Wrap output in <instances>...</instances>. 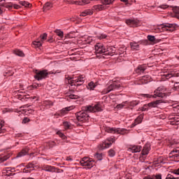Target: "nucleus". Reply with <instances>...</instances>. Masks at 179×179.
<instances>
[{
	"mask_svg": "<svg viewBox=\"0 0 179 179\" xmlns=\"http://www.w3.org/2000/svg\"><path fill=\"white\" fill-rule=\"evenodd\" d=\"M100 111H103V105L100 103L95 104L94 106H84L81 111L76 113V118L78 121L84 122L90 118L87 113H99Z\"/></svg>",
	"mask_w": 179,
	"mask_h": 179,
	"instance_id": "1",
	"label": "nucleus"
},
{
	"mask_svg": "<svg viewBox=\"0 0 179 179\" xmlns=\"http://www.w3.org/2000/svg\"><path fill=\"white\" fill-rule=\"evenodd\" d=\"M101 1V3L103 5H97L95 6V9L97 10H104L106 9V6L105 5H111L112 3H114V0H82V1H73L71 3L74 5H87V3H90V1Z\"/></svg>",
	"mask_w": 179,
	"mask_h": 179,
	"instance_id": "2",
	"label": "nucleus"
},
{
	"mask_svg": "<svg viewBox=\"0 0 179 179\" xmlns=\"http://www.w3.org/2000/svg\"><path fill=\"white\" fill-rule=\"evenodd\" d=\"M51 73H54L52 71L48 72L47 70H36L34 78L36 80H43V79L48 78V76Z\"/></svg>",
	"mask_w": 179,
	"mask_h": 179,
	"instance_id": "3",
	"label": "nucleus"
},
{
	"mask_svg": "<svg viewBox=\"0 0 179 179\" xmlns=\"http://www.w3.org/2000/svg\"><path fill=\"white\" fill-rule=\"evenodd\" d=\"M164 92H166V88H164V87H159L155 90L153 96L148 94H145V96L149 99H150V97H161L162 99H163L166 96Z\"/></svg>",
	"mask_w": 179,
	"mask_h": 179,
	"instance_id": "4",
	"label": "nucleus"
},
{
	"mask_svg": "<svg viewBox=\"0 0 179 179\" xmlns=\"http://www.w3.org/2000/svg\"><path fill=\"white\" fill-rule=\"evenodd\" d=\"M96 54H103V55H111V53L108 52V48L104 46L102 43H96L95 45Z\"/></svg>",
	"mask_w": 179,
	"mask_h": 179,
	"instance_id": "5",
	"label": "nucleus"
},
{
	"mask_svg": "<svg viewBox=\"0 0 179 179\" xmlns=\"http://www.w3.org/2000/svg\"><path fill=\"white\" fill-rule=\"evenodd\" d=\"M81 166L87 167V169H92L96 164L94 160L89 157H83L80 162Z\"/></svg>",
	"mask_w": 179,
	"mask_h": 179,
	"instance_id": "6",
	"label": "nucleus"
},
{
	"mask_svg": "<svg viewBox=\"0 0 179 179\" xmlns=\"http://www.w3.org/2000/svg\"><path fill=\"white\" fill-rule=\"evenodd\" d=\"M177 27H178L177 24H164L160 25L158 29H159V31H169L170 33H172V31H174Z\"/></svg>",
	"mask_w": 179,
	"mask_h": 179,
	"instance_id": "7",
	"label": "nucleus"
},
{
	"mask_svg": "<svg viewBox=\"0 0 179 179\" xmlns=\"http://www.w3.org/2000/svg\"><path fill=\"white\" fill-rule=\"evenodd\" d=\"M120 87H121V85L118 84L116 81H114L112 84L104 88L102 93L103 94H107V93H110V92L120 90Z\"/></svg>",
	"mask_w": 179,
	"mask_h": 179,
	"instance_id": "8",
	"label": "nucleus"
},
{
	"mask_svg": "<svg viewBox=\"0 0 179 179\" xmlns=\"http://www.w3.org/2000/svg\"><path fill=\"white\" fill-rule=\"evenodd\" d=\"M160 103H163L162 100H157L152 102H150L148 104H145L142 108V111H148L150 108H153L155 107H157Z\"/></svg>",
	"mask_w": 179,
	"mask_h": 179,
	"instance_id": "9",
	"label": "nucleus"
},
{
	"mask_svg": "<svg viewBox=\"0 0 179 179\" xmlns=\"http://www.w3.org/2000/svg\"><path fill=\"white\" fill-rule=\"evenodd\" d=\"M115 142V140L113 138H108L106 141H103L101 144L99 145V149L101 150H103V149H108Z\"/></svg>",
	"mask_w": 179,
	"mask_h": 179,
	"instance_id": "10",
	"label": "nucleus"
},
{
	"mask_svg": "<svg viewBox=\"0 0 179 179\" xmlns=\"http://www.w3.org/2000/svg\"><path fill=\"white\" fill-rule=\"evenodd\" d=\"M104 131L106 132H108V134H124L125 132V129H120V128H115V127H104Z\"/></svg>",
	"mask_w": 179,
	"mask_h": 179,
	"instance_id": "11",
	"label": "nucleus"
},
{
	"mask_svg": "<svg viewBox=\"0 0 179 179\" xmlns=\"http://www.w3.org/2000/svg\"><path fill=\"white\" fill-rule=\"evenodd\" d=\"M85 82V77L83 76H78L71 80V86H82V84Z\"/></svg>",
	"mask_w": 179,
	"mask_h": 179,
	"instance_id": "12",
	"label": "nucleus"
},
{
	"mask_svg": "<svg viewBox=\"0 0 179 179\" xmlns=\"http://www.w3.org/2000/svg\"><path fill=\"white\" fill-rule=\"evenodd\" d=\"M71 110H73V106L64 108L61 110H59L57 113H56L55 114V116L57 118L58 117H64V115H66V114H68V112L71 111Z\"/></svg>",
	"mask_w": 179,
	"mask_h": 179,
	"instance_id": "13",
	"label": "nucleus"
},
{
	"mask_svg": "<svg viewBox=\"0 0 179 179\" xmlns=\"http://www.w3.org/2000/svg\"><path fill=\"white\" fill-rule=\"evenodd\" d=\"M126 23L130 27H138L141 25V22L138 20H127Z\"/></svg>",
	"mask_w": 179,
	"mask_h": 179,
	"instance_id": "14",
	"label": "nucleus"
},
{
	"mask_svg": "<svg viewBox=\"0 0 179 179\" xmlns=\"http://www.w3.org/2000/svg\"><path fill=\"white\" fill-rule=\"evenodd\" d=\"M36 167H37V166L34 165L33 162H29L22 171L23 173H31V171H33V170L36 169Z\"/></svg>",
	"mask_w": 179,
	"mask_h": 179,
	"instance_id": "15",
	"label": "nucleus"
},
{
	"mask_svg": "<svg viewBox=\"0 0 179 179\" xmlns=\"http://www.w3.org/2000/svg\"><path fill=\"white\" fill-rule=\"evenodd\" d=\"M170 158L174 162H179V150H173L170 153Z\"/></svg>",
	"mask_w": 179,
	"mask_h": 179,
	"instance_id": "16",
	"label": "nucleus"
},
{
	"mask_svg": "<svg viewBox=\"0 0 179 179\" xmlns=\"http://www.w3.org/2000/svg\"><path fill=\"white\" fill-rule=\"evenodd\" d=\"M148 69V66L146 64H141L138 65L136 69H135L136 73H138V75H141V73H143L145 71Z\"/></svg>",
	"mask_w": 179,
	"mask_h": 179,
	"instance_id": "17",
	"label": "nucleus"
},
{
	"mask_svg": "<svg viewBox=\"0 0 179 179\" xmlns=\"http://www.w3.org/2000/svg\"><path fill=\"white\" fill-rule=\"evenodd\" d=\"M142 146L141 145H131L129 148V152H132V153H138L141 152Z\"/></svg>",
	"mask_w": 179,
	"mask_h": 179,
	"instance_id": "18",
	"label": "nucleus"
},
{
	"mask_svg": "<svg viewBox=\"0 0 179 179\" xmlns=\"http://www.w3.org/2000/svg\"><path fill=\"white\" fill-rule=\"evenodd\" d=\"M29 150H30V148H29V147H25L20 152L17 153L16 157H23V156H26V155L29 154Z\"/></svg>",
	"mask_w": 179,
	"mask_h": 179,
	"instance_id": "19",
	"label": "nucleus"
},
{
	"mask_svg": "<svg viewBox=\"0 0 179 179\" xmlns=\"http://www.w3.org/2000/svg\"><path fill=\"white\" fill-rule=\"evenodd\" d=\"M149 152H150V144L147 143L141 152L143 156H146V155H149Z\"/></svg>",
	"mask_w": 179,
	"mask_h": 179,
	"instance_id": "20",
	"label": "nucleus"
},
{
	"mask_svg": "<svg viewBox=\"0 0 179 179\" xmlns=\"http://www.w3.org/2000/svg\"><path fill=\"white\" fill-rule=\"evenodd\" d=\"M147 38L148 41H150V44L152 45H155V44H157V43H159V40L157 39L155 36L148 35Z\"/></svg>",
	"mask_w": 179,
	"mask_h": 179,
	"instance_id": "21",
	"label": "nucleus"
},
{
	"mask_svg": "<svg viewBox=\"0 0 179 179\" xmlns=\"http://www.w3.org/2000/svg\"><path fill=\"white\" fill-rule=\"evenodd\" d=\"M130 47L133 51H139V50L141 48L139 42H131Z\"/></svg>",
	"mask_w": 179,
	"mask_h": 179,
	"instance_id": "22",
	"label": "nucleus"
},
{
	"mask_svg": "<svg viewBox=\"0 0 179 179\" xmlns=\"http://www.w3.org/2000/svg\"><path fill=\"white\" fill-rule=\"evenodd\" d=\"M43 170H44V171H49L50 173H54V171H55V167L50 165H46L43 166Z\"/></svg>",
	"mask_w": 179,
	"mask_h": 179,
	"instance_id": "23",
	"label": "nucleus"
},
{
	"mask_svg": "<svg viewBox=\"0 0 179 179\" xmlns=\"http://www.w3.org/2000/svg\"><path fill=\"white\" fill-rule=\"evenodd\" d=\"M149 79H150V76H144L140 80V83H141L142 85H145L146 83H149V82H150Z\"/></svg>",
	"mask_w": 179,
	"mask_h": 179,
	"instance_id": "24",
	"label": "nucleus"
},
{
	"mask_svg": "<svg viewBox=\"0 0 179 179\" xmlns=\"http://www.w3.org/2000/svg\"><path fill=\"white\" fill-rule=\"evenodd\" d=\"M96 87L97 84L94 83L93 81H91L87 85V89H88V90H94V89H96Z\"/></svg>",
	"mask_w": 179,
	"mask_h": 179,
	"instance_id": "25",
	"label": "nucleus"
},
{
	"mask_svg": "<svg viewBox=\"0 0 179 179\" xmlns=\"http://www.w3.org/2000/svg\"><path fill=\"white\" fill-rule=\"evenodd\" d=\"M87 15H89L90 16L93 15V10H92L91 9H87V10H85L84 11H83L80 16H87Z\"/></svg>",
	"mask_w": 179,
	"mask_h": 179,
	"instance_id": "26",
	"label": "nucleus"
},
{
	"mask_svg": "<svg viewBox=\"0 0 179 179\" xmlns=\"http://www.w3.org/2000/svg\"><path fill=\"white\" fill-rule=\"evenodd\" d=\"M52 7V3L47 2L43 6V11L45 12V10H50Z\"/></svg>",
	"mask_w": 179,
	"mask_h": 179,
	"instance_id": "27",
	"label": "nucleus"
},
{
	"mask_svg": "<svg viewBox=\"0 0 179 179\" xmlns=\"http://www.w3.org/2000/svg\"><path fill=\"white\" fill-rule=\"evenodd\" d=\"M164 163L166 162H164V158H163V157H158L155 161V164H164Z\"/></svg>",
	"mask_w": 179,
	"mask_h": 179,
	"instance_id": "28",
	"label": "nucleus"
},
{
	"mask_svg": "<svg viewBox=\"0 0 179 179\" xmlns=\"http://www.w3.org/2000/svg\"><path fill=\"white\" fill-rule=\"evenodd\" d=\"M14 54L15 55H17L18 57H24V53H23V51L19 49H16L15 50H14Z\"/></svg>",
	"mask_w": 179,
	"mask_h": 179,
	"instance_id": "29",
	"label": "nucleus"
},
{
	"mask_svg": "<svg viewBox=\"0 0 179 179\" xmlns=\"http://www.w3.org/2000/svg\"><path fill=\"white\" fill-rule=\"evenodd\" d=\"M8 159H9L8 155H5L3 154L0 155V163H3V162H6Z\"/></svg>",
	"mask_w": 179,
	"mask_h": 179,
	"instance_id": "30",
	"label": "nucleus"
},
{
	"mask_svg": "<svg viewBox=\"0 0 179 179\" xmlns=\"http://www.w3.org/2000/svg\"><path fill=\"white\" fill-rule=\"evenodd\" d=\"M143 117L142 116H138L134 121V123L133 124L134 127H136V125H138V124H141V122H142V120H143Z\"/></svg>",
	"mask_w": 179,
	"mask_h": 179,
	"instance_id": "31",
	"label": "nucleus"
},
{
	"mask_svg": "<svg viewBox=\"0 0 179 179\" xmlns=\"http://www.w3.org/2000/svg\"><path fill=\"white\" fill-rule=\"evenodd\" d=\"M5 125L3 124V121L0 120V134H3L5 132Z\"/></svg>",
	"mask_w": 179,
	"mask_h": 179,
	"instance_id": "32",
	"label": "nucleus"
},
{
	"mask_svg": "<svg viewBox=\"0 0 179 179\" xmlns=\"http://www.w3.org/2000/svg\"><path fill=\"white\" fill-rule=\"evenodd\" d=\"M63 126L64 127L65 129H71V128H72V124L68 122H63Z\"/></svg>",
	"mask_w": 179,
	"mask_h": 179,
	"instance_id": "33",
	"label": "nucleus"
},
{
	"mask_svg": "<svg viewBox=\"0 0 179 179\" xmlns=\"http://www.w3.org/2000/svg\"><path fill=\"white\" fill-rule=\"evenodd\" d=\"M127 104L131 107H135V106H138L139 104V101H132L131 102H127Z\"/></svg>",
	"mask_w": 179,
	"mask_h": 179,
	"instance_id": "34",
	"label": "nucleus"
},
{
	"mask_svg": "<svg viewBox=\"0 0 179 179\" xmlns=\"http://www.w3.org/2000/svg\"><path fill=\"white\" fill-rule=\"evenodd\" d=\"M55 33H56V34L57 36H59V37H60V38H62V37H64V32L59 29H56L55 31Z\"/></svg>",
	"mask_w": 179,
	"mask_h": 179,
	"instance_id": "35",
	"label": "nucleus"
},
{
	"mask_svg": "<svg viewBox=\"0 0 179 179\" xmlns=\"http://www.w3.org/2000/svg\"><path fill=\"white\" fill-rule=\"evenodd\" d=\"M144 179H162V174L154 175L152 178H145Z\"/></svg>",
	"mask_w": 179,
	"mask_h": 179,
	"instance_id": "36",
	"label": "nucleus"
},
{
	"mask_svg": "<svg viewBox=\"0 0 179 179\" xmlns=\"http://www.w3.org/2000/svg\"><path fill=\"white\" fill-rule=\"evenodd\" d=\"M138 44L140 45H148V44H149V41H148V40H141V41H138Z\"/></svg>",
	"mask_w": 179,
	"mask_h": 179,
	"instance_id": "37",
	"label": "nucleus"
},
{
	"mask_svg": "<svg viewBox=\"0 0 179 179\" xmlns=\"http://www.w3.org/2000/svg\"><path fill=\"white\" fill-rule=\"evenodd\" d=\"M173 10L176 15V17L179 19V7H173Z\"/></svg>",
	"mask_w": 179,
	"mask_h": 179,
	"instance_id": "38",
	"label": "nucleus"
},
{
	"mask_svg": "<svg viewBox=\"0 0 179 179\" xmlns=\"http://www.w3.org/2000/svg\"><path fill=\"white\" fill-rule=\"evenodd\" d=\"M99 40H103V38H108V36L106 34H101L97 36Z\"/></svg>",
	"mask_w": 179,
	"mask_h": 179,
	"instance_id": "39",
	"label": "nucleus"
},
{
	"mask_svg": "<svg viewBox=\"0 0 179 179\" xmlns=\"http://www.w3.org/2000/svg\"><path fill=\"white\" fill-rule=\"evenodd\" d=\"M69 99L71 100H76L77 99H79V96L76 94H71L69 95Z\"/></svg>",
	"mask_w": 179,
	"mask_h": 179,
	"instance_id": "40",
	"label": "nucleus"
},
{
	"mask_svg": "<svg viewBox=\"0 0 179 179\" xmlns=\"http://www.w3.org/2000/svg\"><path fill=\"white\" fill-rule=\"evenodd\" d=\"M45 40H47V34H43L40 36V41L41 43L45 41Z\"/></svg>",
	"mask_w": 179,
	"mask_h": 179,
	"instance_id": "41",
	"label": "nucleus"
},
{
	"mask_svg": "<svg viewBox=\"0 0 179 179\" xmlns=\"http://www.w3.org/2000/svg\"><path fill=\"white\" fill-rule=\"evenodd\" d=\"M57 135H59L60 138H62V139H66V137L65 136V134H64L61 131H58L57 132Z\"/></svg>",
	"mask_w": 179,
	"mask_h": 179,
	"instance_id": "42",
	"label": "nucleus"
},
{
	"mask_svg": "<svg viewBox=\"0 0 179 179\" xmlns=\"http://www.w3.org/2000/svg\"><path fill=\"white\" fill-rule=\"evenodd\" d=\"M108 156H110V157H114L115 156V151L113 149L109 150Z\"/></svg>",
	"mask_w": 179,
	"mask_h": 179,
	"instance_id": "43",
	"label": "nucleus"
},
{
	"mask_svg": "<svg viewBox=\"0 0 179 179\" xmlns=\"http://www.w3.org/2000/svg\"><path fill=\"white\" fill-rule=\"evenodd\" d=\"M34 45H36V47H41V45H43V42H41L40 40L38 41H34Z\"/></svg>",
	"mask_w": 179,
	"mask_h": 179,
	"instance_id": "44",
	"label": "nucleus"
},
{
	"mask_svg": "<svg viewBox=\"0 0 179 179\" xmlns=\"http://www.w3.org/2000/svg\"><path fill=\"white\" fill-rule=\"evenodd\" d=\"M20 5H22V6H25V7H27V6H29V5H30V3H29V2L24 1H20Z\"/></svg>",
	"mask_w": 179,
	"mask_h": 179,
	"instance_id": "45",
	"label": "nucleus"
},
{
	"mask_svg": "<svg viewBox=\"0 0 179 179\" xmlns=\"http://www.w3.org/2000/svg\"><path fill=\"white\" fill-rule=\"evenodd\" d=\"M96 159H98L99 160H101L103 159V155L100 153H96L95 155Z\"/></svg>",
	"mask_w": 179,
	"mask_h": 179,
	"instance_id": "46",
	"label": "nucleus"
},
{
	"mask_svg": "<svg viewBox=\"0 0 179 179\" xmlns=\"http://www.w3.org/2000/svg\"><path fill=\"white\" fill-rule=\"evenodd\" d=\"M128 102H124L123 103L119 104L117 106V108H124L125 107V104H127Z\"/></svg>",
	"mask_w": 179,
	"mask_h": 179,
	"instance_id": "47",
	"label": "nucleus"
},
{
	"mask_svg": "<svg viewBox=\"0 0 179 179\" xmlns=\"http://www.w3.org/2000/svg\"><path fill=\"white\" fill-rule=\"evenodd\" d=\"M173 76L171 73L164 74V77L165 79H170Z\"/></svg>",
	"mask_w": 179,
	"mask_h": 179,
	"instance_id": "48",
	"label": "nucleus"
},
{
	"mask_svg": "<svg viewBox=\"0 0 179 179\" xmlns=\"http://www.w3.org/2000/svg\"><path fill=\"white\" fill-rule=\"evenodd\" d=\"M166 179H177L173 175L171 174H168Z\"/></svg>",
	"mask_w": 179,
	"mask_h": 179,
	"instance_id": "49",
	"label": "nucleus"
},
{
	"mask_svg": "<svg viewBox=\"0 0 179 179\" xmlns=\"http://www.w3.org/2000/svg\"><path fill=\"white\" fill-rule=\"evenodd\" d=\"M24 93H22V94L18 95L17 99H19V100H22V99H24Z\"/></svg>",
	"mask_w": 179,
	"mask_h": 179,
	"instance_id": "50",
	"label": "nucleus"
},
{
	"mask_svg": "<svg viewBox=\"0 0 179 179\" xmlns=\"http://www.w3.org/2000/svg\"><path fill=\"white\" fill-rule=\"evenodd\" d=\"M29 121H30V119H29L27 117H24V120H22V122L24 124H26V123L29 122Z\"/></svg>",
	"mask_w": 179,
	"mask_h": 179,
	"instance_id": "51",
	"label": "nucleus"
},
{
	"mask_svg": "<svg viewBox=\"0 0 179 179\" xmlns=\"http://www.w3.org/2000/svg\"><path fill=\"white\" fill-rule=\"evenodd\" d=\"M40 86H41V84H36V85H33V88L38 89V87H40Z\"/></svg>",
	"mask_w": 179,
	"mask_h": 179,
	"instance_id": "52",
	"label": "nucleus"
},
{
	"mask_svg": "<svg viewBox=\"0 0 179 179\" xmlns=\"http://www.w3.org/2000/svg\"><path fill=\"white\" fill-rule=\"evenodd\" d=\"M162 9H167V8H170V6L167 5H162L161 6Z\"/></svg>",
	"mask_w": 179,
	"mask_h": 179,
	"instance_id": "53",
	"label": "nucleus"
},
{
	"mask_svg": "<svg viewBox=\"0 0 179 179\" xmlns=\"http://www.w3.org/2000/svg\"><path fill=\"white\" fill-rule=\"evenodd\" d=\"M174 174H176L177 176H179V168L177 170H175L173 171Z\"/></svg>",
	"mask_w": 179,
	"mask_h": 179,
	"instance_id": "54",
	"label": "nucleus"
},
{
	"mask_svg": "<svg viewBox=\"0 0 179 179\" xmlns=\"http://www.w3.org/2000/svg\"><path fill=\"white\" fill-rule=\"evenodd\" d=\"M13 8H15V9H19V8H20V6L19 5L14 4Z\"/></svg>",
	"mask_w": 179,
	"mask_h": 179,
	"instance_id": "55",
	"label": "nucleus"
},
{
	"mask_svg": "<svg viewBox=\"0 0 179 179\" xmlns=\"http://www.w3.org/2000/svg\"><path fill=\"white\" fill-rule=\"evenodd\" d=\"M6 173H7V176H12V173H10V170H7L6 171Z\"/></svg>",
	"mask_w": 179,
	"mask_h": 179,
	"instance_id": "56",
	"label": "nucleus"
},
{
	"mask_svg": "<svg viewBox=\"0 0 179 179\" xmlns=\"http://www.w3.org/2000/svg\"><path fill=\"white\" fill-rule=\"evenodd\" d=\"M179 83H176L174 84V87H176V89H179V86L178 85Z\"/></svg>",
	"mask_w": 179,
	"mask_h": 179,
	"instance_id": "57",
	"label": "nucleus"
},
{
	"mask_svg": "<svg viewBox=\"0 0 179 179\" xmlns=\"http://www.w3.org/2000/svg\"><path fill=\"white\" fill-rule=\"evenodd\" d=\"M22 136V134H17L15 135V138H20Z\"/></svg>",
	"mask_w": 179,
	"mask_h": 179,
	"instance_id": "58",
	"label": "nucleus"
},
{
	"mask_svg": "<svg viewBox=\"0 0 179 179\" xmlns=\"http://www.w3.org/2000/svg\"><path fill=\"white\" fill-rule=\"evenodd\" d=\"M66 160L67 162H72V158L67 157Z\"/></svg>",
	"mask_w": 179,
	"mask_h": 179,
	"instance_id": "59",
	"label": "nucleus"
},
{
	"mask_svg": "<svg viewBox=\"0 0 179 179\" xmlns=\"http://www.w3.org/2000/svg\"><path fill=\"white\" fill-rule=\"evenodd\" d=\"M3 12V10H2L1 8H0V15H2V13Z\"/></svg>",
	"mask_w": 179,
	"mask_h": 179,
	"instance_id": "60",
	"label": "nucleus"
},
{
	"mask_svg": "<svg viewBox=\"0 0 179 179\" xmlns=\"http://www.w3.org/2000/svg\"><path fill=\"white\" fill-rule=\"evenodd\" d=\"M122 2H127L128 0H120Z\"/></svg>",
	"mask_w": 179,
	"mask_h": 179,
	"instance_id": "61",
	"label": "nucleus"
},
{
	"mask_svg": "<svg viewBox=\"0 0 179 179\" xmlns=\"http://www.w3.org/2000/svg\"><path fill=\"white\" fill-rule=\"evenodd\" d=\"M17 145H19V143H17Z\"/></svg>",
	"mask_w": 179,
	"mask_h": 179,
	"instance_id": "62",
	"label": "nucleus"
},
{
	"mask_svg": "<svg viewBox=\"0 0 179 179\" xmlns=\"http://www.w3.org/2000/svg\"><path fill=\"white\" fill-rule=\"evenodd\" d=\"M2 1V0H0V2H1Z\"/></svg>",
	"mask_w": 179,
	"mask_h": 179,
	"instance_id": "63",
	"label": "nucleus"
}]
</instances>
